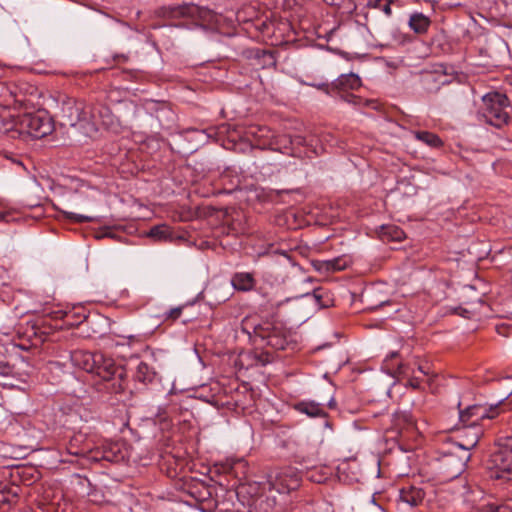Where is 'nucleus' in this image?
<instances>
[{
  "label": "nucleus",
  "mask_w": 512,
  "mask_h": 512,
  "mask_svg": "<svg viewBox=\"0 0 512 512\" xmlns=\"http://www.w3.org/2000/svg\"><path fill=\"white\" fill-rule=\"evenodd\" d=\"M420 383H421V381H420V379H419V378H417V377H412V378H410V379L408 380V384H409V386H411V387H412V388H414V389L419 388V387H420Z\"/></svg>",
  "instance_id": "33"
},
{
  "label": "nucleus",
  "mask_w": 512,
  "mask_h": 512,
  "mask_svg": "<svg viewBox=\"0 0 512 512\" xmlns=\"http://www.w3.org/2000/svg\"><path fill=\"white\" fill-rule=\"evenodd\" d=\"M264 503V500L263 499H260V502H259V505L262 506Z\"/></svg>",
  "instance_id": "40"
},
{
  "label": "nucleus",
  "mask_w": 512,
  "mask_h": 512,
  "mask_svg": "<svg viewBox=\"0 0 512 512\" xmlns=\"http://www.w3.org/2000/svg\"><path fill=\"white\" fill-rule=\"evenodd\" d=\"M212 292H213L212 288H210V289L207 291V293H208V294H211Z\"/></svg>",
  "instance_id": "41"
},
{
  "label": "nucleus",
  "mask_w": 512,
  "mask_h": 512,
  "mask_svg": "<svg viewBox=\"0 0 512 512\" xmlns=\"http://www.w3.org/2000/svg\"><path fill=\"white\" fill-rule=\"evenodd\" d=\"M71 359L75 366L95 373L104 381L112 382L111 387L115 392L122 391L126 371L122 366H117L113 359L106 357L101 352L74 351Z\"/></svg>",
  "instance_id": "2"
},
{
  "label": "nucleus",
  "mask_w": 512,
  "mask_h": 512,
  "mask_svg": "<svg viewBox=\"0 0 512 512\" xmlns=\"http://www.w3.org/2000/svg\"><path fill=\"white\" fill-rule=\"evenodd\" d=\"M418 370L423 373L424 375L426 374V371H424L423 367L422 366H419L418 367Z\"/></svg>",
  "instance_id": "38"
},
{
  "label": "nucleus",
  "mask_w": 512,
  "mask_h": 512,
  "mask_svg": "<svg viewBox=\"0 0 512 512\" xmlns=\"http://www.w3.org/2000/svg\"><path fill=\"white\" fill-rule=\"evenodd\" d=\"M381 237L383 240L400 242L405 238V233L395 225H383L381 227Z\"/></svg>",
  "instance_id": "18"
},
{
  "label": "nucleus",
  "mask_w": 512,
  "mask_h": 512,
  "mask_svg": "<svg viewBox=\"0 0 512 512\" xmlns=\"http://www.w3.org/2000/svg\"><path fill=\"white\" fill-rule=\"evenodd\" d=\"M360 86L361 79L354 73L342 74L332 82V89L335 90V96L353 104H357L359 99L354 94L348 93L347 91L358 89Z\"/></svg>",
  "instance_id": "9"
},
{
  "label": "nucleus",
  "mask_w": 512,
  "mask_h": 512,
  "mask_svg": "<svg viewBox=\"0 0 512 512\" xmlns=\"http://www.w3.org/2000/svg\"><path fill=\"white\" fill-rule=\"evenodd\" d=\"M295 409L309 417H326L327 413L322 404L313 401H301L295 405Z\"/></svg>",
  "instance_id": "13"
},
{
  "label": "nucleus",
  "mask_w": 512,
  "mask_h": 512,
  "mask_svg": "<svg viewBox=\"0 0 512 512\" xmlns=\"http://www.w3.org/2000/svg\"><path fill=\"white\" fill-rule=\"evenodd\" d=\"M62 118L65 125L77 128L82 134L92 137L98 130L95 109L81 101L69 99L62 105Z\"/></svg>",
  "instance_id": "4"
},
{
  "label": "nucleus",
  "mask_w": 512,
  "mask_h": 512,
  "mask_svg": "<svg viewBox=\"0 0 512 512\" xmlns=\"http://www.w3.org/2000/svg\"><path fill=\"white\" fill-rule=\"evenodd\" d=\"M181 313H182L181 307L173 308L167 313V319L176 320L180 317Z\"/></svg>",
  "instance_id": "32"
},
{
  "label": "nucleus",
  "mask_w": 512,
  "mask_h": 512,
  "mask_svg": "<svg viewBox=\"0 0 512 512\" xmlns=\"http://www.w3.org/2000/svg\"><path fill=\"white\" fill-rule=\"evenodd\" d=\"M416 138L431 147H439L442 145L441 139L436 134L428 131L416 132Z\"/></svg>",
  "instance_id": "22"
},
{
  "label": "nucleus",
  "mask_w": 512,
  "mask_h": 512,
  "mask_svg": "<svg viewBox=\"0 0 512 512\" xmlns=\"http://www.w3.org/2000/svg\"><path fill=\"white\" fill-rule=\"evenodd\" d=\"M67 217L74 220L75 222H78V223H84V222L91 221V218L88 216L80 215V214H76V213H72V212L67 213Z\"/></svg>",
  "instance_id": "30"
},
{
  "label": "nucleus",
  "mask_w": 512,
  "mask_h": 512,
  "mask_svg": "<svg viewBox=\"0 0 512 512\" xmlns=\"http://www.w3.org/2000/svg\"><path fill=\"white\" fill-rule=\"evenodd\" d=\"M265 512H276V511H273L272 509L271 510L266 509Z\"/></svg>",
  "instance_id": "43"
},
{
  "label": "nucleus",
  "mask_w": 512,
  "mask_h": 512,
  "mask_svg": "<svg viewBox=\"0 0 512 512\" xmlns=\"http://www.w3.org/2000/svg\"><path fill=\"white\" fill-rule=\"evenodd\" d=\"M333 405H334V403H333V402H330V403H329V406H330V407H333Z\"/></svg>",
  "instance_id": "44"
},
{
  "label": "nucleus",
  "mask_w": 512,
  "mask_h": 512,
  "mask_svg": "<svg viewBox=\"0 0 512 512\" xmlns=\"http://www.w3.org/2000/svg\"><path fill=\"white\" fill-rule=\"evenodd\" d=\"M498 407H483L473 405L465 410L459 411V420L463 424V433L465 439L458 445L464 450L474 448L483 435V422L490 420L498 415Z\"/></svg>",
  "instance_id": "3"
},
{
  "label": "nucleus",
  "mask_w": 512,
  "mask_h": 512,
  "mask_svg": "<svg viewBox=\"0 0 512 512\" xmlns=\"http://www.w3.org/2000/svg\"><path fill=\"white\" fill-rule=\"evenodd\" d=\"M122 448L123 444L120 442L105 441L101 447L96 449L95 455L92 458L95 460L119 462L125 458Z\"/></svg>",
  "instance_id": "11"
},
{
  "label": "nucleus",
  "mask_w": 512,
  "mask_h": 512,
  "mask_svg": "<svg viewBox=\"0 0 512 512\" xmlns=\"http://www.w3.org/2000/svg\"><path fill=\"white\" fill-rule=\"evenodd\" d=\"M397 367L399 368L400 372L402 373V372H403V371H402V367H403V366H402V364H400V363H399V364H397Z\"/></svg>",
  "instance_id": "39"
},
{
  "label": "nucleus",
  "mask_w": 512,
  "mask_h": 512,
  "mask_svg": "<svg viewBox=\"0 0 512 512\" xmlns=\"http://www.w3.org/2000/svg\"><path fill=\"white\" fill-rule=\"evenodd\" d=\"M70 312H71L70 318L74 317V316L77 317V320H78L77 323H81L86 318V315L84 313L73 312V311H70Z\"/></svg>",
  "instance_id": "34"
},
{
  "label": "nucleus",
  "mask_w": 512,
  "mask_h": 512,
  "mask_svg": "<svg viewBox=\"0 0 512 512\" xmlns=\"http://www.w3.org/2000/svg\"><path fill=\"white\" fill-rule=\"evenodd\" d=\"M425 492L418 487L409 486L400 490V500L411 507H416L422 503Z\"/></svg>",
  "instance_id": "12"
},
{
  "label": "nucleus",
  "mask_w": 512,
  "mask_h": 512,
  "mask_svg": "<svg viewBox=\"0 0 512 512\" xmlns=\"http://www.w3.org/2000/svg\"><path fill=\"white\" fill-rule=\"evenodd\" d=\"M398 356V353L397 352H392L386 359L385 361L386 362H389L390 359H393V358H396Z\"/></svg>",
  "instance_id": "35"
},
{
  "label": "nucleus",
  "mask_w": 512,
  "mask_h": 512,
  "mask_svg": "<svg viewBox=\"0 0 512 512\" xmlns=\"http://www.w3.org/2000/svg\"><path fill=\"white\" fill-rule=\"evenodd\" d=\"M486 512H512V508L508 505H494L490 504L486 507Z\"/></svg>",
  "instance_id": "29"
},
{
  "label": "nucleus",
  "mask_w": 512,
  "mask_h": 512,
  "mask_svg": "<svg viewBox=\"0 0 512 512\" xmlns=\"http://www.w3.org/2000/svg\"><path fill=\"white\" fill-rule=\"evenodd\" d=\"M314 296L319 298V295L317 294V291L314 292Z\"/></svg>",
  "instance_id": "42"
},
{
  "label": "nucleus",
  "mask_w": 512,
  "mask_h": 512,
  "mask_svg": "<svg viewBox=\"0 0 512 512\" xmlns=\"http://www.w3.org/2000/svg\"><path fill=\"white\" fill-rule=\"evenodd\" d=\"M17 130V119L5 120L0 117V133H8Z\"/></svg>",
  "instance_id": "27"
},
{
  "label": "nucleus",
  "mask_w": 512,
  "mask_h": 512,
  "mask_svg": "<svg viewBox=\"0 0 512 512\" xmlns=\"http://www.w3.org/2000/svg\"><path fill=\"white\" fill-rule=\"evenodd\" d=\"M431 21L430 19L422 13H415L410 16L409 26L410 28L418 34H424L428 31L430 27Z\"/></svg>",
  "instance_id": "15"
},
{
  "label": "nucleus",
  "mask_w": 512,
  "mask_h": 512,
  "mask_svg": "<svg viewBox=\"0 0 512 512\" xmlns=\"http://www.w3.org/2000/svg\"><path fill=\"white\" fill-rule=\"evenodd\" d=\"M312 86L316 87L319 90L325 91L329 95L335 96V90L332 89V83L331 84L322 83V84H318V85L312 84Z\"/></svg>",
  "instance_id": "31"
},
{
  "label": "nucleus",
  "mask_w": 512,
  "mask_h": 512,
  "mask_svg": "<svg viewBox=\"0 0 512 512\" xmlns=\"http://www.w3.org/2000/svg\"><path fill=\"white\" fill-rule=\"evenodd\" d=\"M322 265L326 271H339L345 267V263L340 258L326 261Z\"/></svg>",
  "instance_id": "26"
},
{
  "label": "nucleus",
  "mask_w": 512,
  "mask_h": 512,
  "mask_svg": "<svg viewBox=\"0 0 512 512\" xmlns=\"http://www.w3.org/2000/svg\"><path fill=\"white\" fill-rule=\"evenodd\" d=\"M155 377V372L152 368L148 366L145 362H140L137 365L135 378L142 383H149Z\"/></svg>",
  "instance_id": "19"
},
{
  "label": "nucleus",
  "mask_w": 512,
  "mask_h": 512,
  "mask_svg": "<svg viewBox=\"0 0 512 512\" xmlns=\"http://www.w3.org/2000/svg\"><path fill=\"white\" fill-rule=\"evenodd\" d=\"M257 17L258 12L254 6H246L236 13V21H238L239 23L250 22Z\"/></svg>",
  "instance_id": "21"
},
{
  "label": "nucleus",
  "mask_w": 512,
  "mask_h": 512,
  "mask_svg": "<svg viewBox=\"0 0 512 512\" xmlns=\"http://www.w3.org/2000/svg\"><path fill=\"white\" fill-rule=\"evenodd\" d=\"M20 491L19 486L0 485V507L10 505L16 501Z\"/></svg>",
  "instance_id": "16"
},
{
  "label": "nucleus",
  "mask_w": 512,
  "mask_h": 512,
  "mask_svg": "<svg viewBox=\"0 0 512 512\" xmlns=\"http://www.w3.org/2000/svg\"><path fill=\"white\" fill-rule=\"evenodd\" d=\"M498 451L493 453L491 457V472L490 477L497 480L511 481L512 480V463L508 458H505L503 451L512 452V428L510 434L500 437L497 440Z\"/></svg>",
  "instance_id": "7"
},
{
  "label": "nucleus",
  "mask_w": 512,
  "mask_h": 512,
  "mask_svg": "<svg viewBox=\"0 0 512 512\" xmlns=\"http://www.w3.org/2000/svg\"><path fill=\"white\" fill-rule=\"evenodd\" d=\"M304 473L294 467L281 469L275 476L272 486L279 493H288L296 490L301 483Z\"/></svg>",
  "instance_id": "10"
},
{
  "label": "nucleus",
  "mask_w": 512,
  "mask_h": 512,
  "mask_svg": "<svg viewBox=\"0 0 512 512\" xmlns=\"http://www.w3.org/2000/svg\"><path fill=\"white\" fill-rule=\"evenodd\" d=\"M227 299H228V296H227V295H223V296H222V297H220V298H215V300H216L217 302H219V303H220V302H225Z\"/></svg>",
  "instance_id": "36"
},
{
  "label": "nucleus",
  "mask_w": 512,
  "mask_h": 512,
  "mask_svg": "<svg viewBox=\"0 0 512 512\" xmlns=\"http://www.w3.org/2000/svg\"><path fill=\"white\" fill-rule=\"evenodd\" d=\"M288 144L291 146L298 145V146H304L308 145L306 139L301 135L296 136H284L280 139L276 140V145H282L283 148H288Z\"/></svg>",
  "instance_id": "24"
},
{
  "label": "nucleus",
  "mask_w": 512,
  "mask_h": 512,
  "mask_svg": "<svg viewBox=\"0 0 512 512\" xmlns=\"http://www.w3.org/2000/svg\"><path fill=\"white\" fill-rule=\"evenodd\" d=\"M149 236L159 241H167L172 239V230L168 225H156L149 231Z\"/></svg>",
  "instance_id": "20"
},
{
  "label": "nucleus",
  "mask_w": 512,
  "mask_h": 512,
  "mask_svg": "<svg viewBox=\"0 0 512 512\" xmlns=\"http://www.w3.org/2000/svg\"><path fill=\"white\" fill-rule=\"evenodd\" d=\"M328 472L324 468H314L304 473V477L315 483H323L328 479Z\"/></svg>",
  "instance_id": "23"
},
{
  "label": "nucleus",
  "mask_w": 512,
  "mask_h": 512,
  "mask_svg": "<svg viewBox=\"0 0 512 512\" xmlns=\"http://www.w3.org/2000/svg\"><path fill=\"white\" fill-rule=\"evenodd\" d=\"M393 0H387L386 3L383 4V0H369L368 5L375 9L382 10L387 17L392 15L391 4Z\"/></svg>",
  "instance_id": "25"
},
{
  "label": "nucleus",
  "mask_w": 512,
  "mask_h": 512,
  "mask_svg": "<svg viewBox=\"0 0 512 512\" xmlns=\"http://www.w3.org/2000/svg\"><path fill=\"white\" fill-rule=\"evenodd\" d=\"M242 330L249 336L254 335L262 340H267V344L275 348H283V344L276 336L275 328L270 322H257L253 318H246L242 322Z\"/></svg>",
  "instance_id": "8"
},
{
  "label": "nucleus",
  "mask_w": 512,
  "mask_h": 512,
  "mask_svg": "<svg viewBox=\"0 0 512 512\" xmlns=\"http://www.w3.org/2000/svg\"><path fill=\"white\" fill-rule=\"evenodd\" d=\"M49 315L53 319H63V320H66V319L70 318L71 312H67V311H63V310H56V311H52ZM66 322L69 325H74V323L69 322V320H67Z\"/></svg>",
  "instance_id": "28"
},
{
  "label": "nucleus",
  "mask_w": 512,
  "mask_h": 512,
  "mask_svg": "<svg viewBox=\"0 0 512 512\" xmlns=\"http://www.w3.org/2000/svg\"><path fill=\"white\" fill-rule=\"evenodd\" d=\"M511 106L506 95L499 92L488 93L483 97V116L487 123L502 127L510 119Z\"/></svg>",
  "instance_id": "5"
},
{
  "label": "nucleus",
  "mask_w": 512,
  "mask_h": 512,
  "mask_svg": "<svg viewBox=\"0 0 512 512\" xmlns=\"http://www.w3.org/2000/svg\"><path fill=\"white\" fill-rule=\"evenodd\" d=\"M70 453L71 454H74V455H80V454H84L85 453V450L82 449V450H77V451H72L70 450Z\"/></svg>",
  "instance_id": "37"
},
{
  "label": "nucleus",
  "mask_w": 512,
  "mask_h": 512,
  "mask_svg": "<svg viewBox=\"0 0 512 512\" xmlns=\"http://www.w3.org/2000/svg\"><path fill=\"white\" fill-rule=\"evenodd\" d=\"M157 15L166 21L164 25L189 30L202 28L223 32L225 24L231 26L233 23L231 19L195 4L161 7Z\"/></svg>",
  "instance_id": "1"
},
{
  "label": "nucleus",
  "mask_w": 512,
  "mask_h": 512,
  "mask_svg": "<svg viewBox=\"0 0 512 512\" xmlns=\"http://www.w3.org/2000/svg\"><path fill=\"white\" fill-rule=\"evenodd\" d=\"M249 135L253 136L257 141L258 145H274L275 142L270 141V138L272 137L271 131L269 128L264 126H256L251 127L248 131Z\"/></svg>",
  "instance_id": "17"
},
{
  "label": "nucleus",
  "mask_w": 512,
  "mask_h": 512,
  "mask_svg": "<svg viewBox=\"0 0 512 512\" xmlns=\"http://www.w3.org/2000/svg\"><path fill=\"white\" fill-rule=\"evenodd\" d=\"M52 119L44 112L26 113L17 118V131L33 138H43L52 133Z\"/></svg>",
  "instance_id": "6"
},
{
  "label": "nucleus",
  "mask_w": 512,
  "mask_h": 512,
  "mask_svg": "<svg viewBox=\"0 0 512 512\" xmlns=\"http://www.w3.org/2000/svg\"><path fill=\"white\" fill-rule=\"evenodd\" d=\"M231 284L238 291H250L255 285L253 275L246 272L235 273L231 278Z\"/></svg>",
  "instance_id": "14"
}]
</instances>
